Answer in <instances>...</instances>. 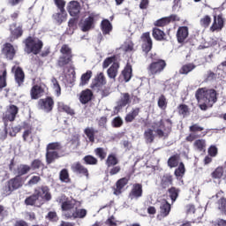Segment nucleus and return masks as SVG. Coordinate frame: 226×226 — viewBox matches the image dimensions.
<instances>
[{
	"label": "nucleus",
	"instance_id": "1",
	"mask_svg": "<svg viewBox=\"0 0 226 226\" xmlns=\"http://www.w3.org/2000/svg\"><path fill=\"white\" fill-rule=\"evenodd\" d=\"M154 133H156L159 139H169L170 133H172V120L166 118L153 123L152 129H147L144 132V139L147 144H153L154 142Z\"/></svg>",
	"mask_w": 226,
	"mask_h": 226
},
{
	"label": "nucleus",
	"instance_id": "2",
	"mask_svg": "<svg viewBox=\"0 0 226 226\" xmlns=\"http://www.w3.org/2000/svg\"><path fill=\"white\" fill-rule=\"evenodd\" d=\"M195 98L201 110L211 109L218 102V92L215 88L201 87L195 93Z\"/></svg>",
	"mask_w": 226,
	"mask_h": 226
},
{
	"label": "nucleus",
	"instance_id": "3",
	"mask_svg": "<svg viewBox=\"0 0 226 226\" xmlns=\"http://www.w3.org/2000/svg\"><path fill=\"white\" fill-rule=\"evenodd\" d=\"M23 43L25 45L24 51L26 54H34V56H38V54L41 52V49H43V41L34 36L26 37L23 41Z\"/></svg>",
	"mask_w": 226,
	"mask_h": 226
},
{
	"label": "nucleus",
	"instance_id": "4",
	"mask_svg": "<svg viewBox=\"0 0 226 226\" xmlns=\"http://www.w3.org/2000/svg\"><path fill=\"white\" fill-rule=\"evenodd\" d=\"M149 57L152 61L147 68L149 75H160L167 68V62L157 56L156 53L150 54Z\"/></svg>",
	"mask_w": 226,
	"mask_h": 226
},
{
	"label": "nucleus",
	"instance_id": "5",
	"mask_svg": "<svg viewBox=\"0 0 226 226\" xmlns=\"http://www.w3.org/2000/svg\"><path fill=\"white\" fill-rule=\"evenodd\" d=\"M60 54L62 55L56 61V66H58V68H66L68 64H73V51L68 44L62 45Z\"/></svg>",
	"mask_w": 226,
	"mask_h": 226
},
{
	"label": "nucleus",
	"instance_id": "6",
	"mask_svg": "<svg viewBox=\"0 0 226 226\" xmlns=\"http://www.w3.org/2000/svg\"><path fill=\"white\" fill-rule=\"evenodd\" d=\"M63 149V145L60 142H52L47 145L46 147V163L50 165L54 163L56 160L59 159V152Z\"/></svg>",
	"mask_w": 226,
	"mask_h": 226
},
{
	"label": "nucleus",
	"instance_id": "7",
	"mask_svg": "<svg viewBox=\"0 0 226 226\" xmlns=\"http://www.w3.org/2000/svg\"><path fill=\"white\" fill-rule=\"evenodd\" d=\"M22 186H24V177L15 176L7 181L5 186L3 188V195L8 197V195H11L13 192L19 190Z\"/></svg>",
	"mask_w": 226,
	"mask_h": 226
},
{
	"label": "nucleus",
	"instance_id": "8",
	"mask_svg": "<svg viewBox=\"0 0 226 226\" xmlns=\"http://www.w3.org/2000/svg\"><path fill=\"white\" fill-rule=\"evenodd\" d=\"M189 132L190 134L185 138L186 142H193V140H197V139L206 137V132L200 133V132H204V127L200 126L199 124H192L189 126Z\"/></svg>",
	"mask_w": 226,
	"mask_h": 226
},
{
	"label": "nucleus",
	"instance_id": "9",
	"mask_svg": "<svg viewBox=\"0 0 226 226\" xmlns=\"http://www.w3.org/2000/svg\"><path fill=\"white\" fill-rule=\"evenodd\" d=\"M10 41H15L24 35V24L14 22L9 26Z\"/></svg>",
	"mask_w": 226,
	"mask_h": 226
},
{
	"label": "nucleus",
	"instance_id": "10",
	"mask_svg": "<svg viewBox=\"0 0 226 226\" xmlns=\"http://www.w3.org/2000/svg\"><path fill=\"white\" fill-rule=\"evenodd\" d=\"M19 109L15 104H10L3 114L4 123H13L17 119Z\"/></svg>",
	"mask_w": 226,
	"mask_h": 226
},
{
	"label": "nucleus",
	"instance_id": "11",
	"mask_svg": "<svg viewBox=\"0 0 226 226\" xmlns=\"http://www.w3.org/2000/svg\"><path fill=\"white\" fill-rule=\"evenodd\" d=\"M141 40V50L147 56L150 50H153V39L151 38V33L145 32L140 36Z\"/></svg>",
	"mask_w": 226,
	"mask_h": 226
},
{
	"label": "nucleus",
	"instance_id": "12",
	"mask_svg": "<svg viewBox=\"0 0 226 226\" xmlns=\"http://www.w3.org/2000/svg\"><path fill=\"white\" fill-rule=\"evenodd\" d=\"M105 84H107V79L105 78V74H103V72H100L92 80L90 87L93 91H96V93H98L102 91V87H103Z\"/></svg>",
	"mask_w": 226,
	"mask_h": 226
},
{
	"label": "nucleus",
	"instance_id": "13",
	"mask_svg": "<svg viewBox=\"0 0 226 226\" xmlns=\"http://www.w3.org/2000/svg\"><path fill=\"white\" fill-rule=\"evenodd\" d=\"M34 193L37 199H42L46 202L52 200V194L50 189L47 185H41L34 190Z\"/></svg>",
	"mask_w": 226,
	"mask_h": 226
},
{
	"label": "nucleus",
	"instance_id": "14",
	"mask_svg": "<svg viewBox=\"0 0 226 226\" xmlns=\"http://www.w3.org/2000/svg\"><path fill=\"white\" fill-rule=\"evenodd\" d=\"M71 170L77 176H80V177H86L89 179V170L86 168V166L82 165L80 162H77L71 166Z\"/></svg>",
	"mask_w": 226,
	"mask_h": 226
},
{
	"label": "nucleus",
	"instance_id": "15",
	"mask_svg": "<svg viewBox=\"0 0 226 226\" xmlns=\"http://www.w3.org/2000/svg\"><path fill=\"white\" fill-rule=\"evenodd\" d=\"M38 107L41 110L44 112H52L54 109V99L50 96H48L44 99H40L38 102Z\"/></svg>",
	"mask_w": 226,
	"mask_h": 226
},
{
	"label": "nucleus",
	"instance_id": "16",
	"mask_svg": "<svg viewBox=\"0 0 226 226\" xmlns=\"http://www.w3.org/2000/svg\"><path fill=\"white\" fill-rule=\"evenodd\" d=\"M11 72L14 73V80L16 84H18V87H21V86H24V82L26 80V73L24 72V70H22V67L20 66H13L11 68Z\"/></svg>",
	"mask_w": 226,
	"mask_h": 226
},
{
	"label": "nucleus",
	"instance_id": "17",
	"mask_svg": "<svg viewBox=\"0 0 226 226\" xmlns=\"http://www.w3.org/2000/svg\"><path fill=\"white\" fill-rule=\"evenodd\" d=\"M144 195V190L142 189V184H133L129 192L130 200H139Z\"/></svg>",
	"mask_w": 226,
	"mask_h": 226
},
{
	"label": "nucleus",
	"instance_id": "18",
	"mask_svg": "<svg viewBox=\"0 0 226 226\" xmlns=\"http://www.w3.org/2000/svg\"><path fill=\"white\" fill-rule=\"evenodd\" d=\"M128 183H130V177H124L118 179L113 188L114 195H121V193H123L124 191V187L128 185Z\"/></svg>",
	"mask_w": 226,
	"mask_h": 226
},
{
	"label": "nucleus",
	"instance_id": "19",
	"mask_svg": "<svg viewBox=\"0 0 226 226\" xmlns=\"http://www.w3.org/2000/svg\"><path fill=\"white\" fill-rule=\"evenodd\" d=\"M2 54L8 59V61H13L15 55L17 54V50H15V47H13L11 43L5 42L2 48Z\"/></svg>",
	"mask_w": 226,
	"mask_h": 226
},
{
	"label": "nucleus",
	"instance_id": "20",
	"mask_svg": "<svg viewBox=\"0 0 226 226\" xmlns=\"http://www.w3.org/2000/svg\"><path fill=\"white\" fill-rule=\"evenodd\" d=\"M225 27V19H223V14H219L218 16H214V21L210 26L211 33L215 31H222Z\"/></svg>",
	"mask_w": 226,
	"mask_h": 226
},
{
	"label": "nucleus",
	"instance_id": "21",
	"mask_svg": "<svg viewBox=\"0 0 226 226\" xmlns=\"http://www.w3.org/2000/svg\"><path fill=\"white\" fill-rule=\"evenodd\" d=\"M179 21V18H177V15L176 14H171L169 17H164L160 19H157L154 21V26L155 27H165V26H169L170 22H176Z\"/></svg>",
	"mask_w": 226,
	"mask_h": 226
},
{
	"label": "nucleus",
	"instance_id": "22",
	"mask_svg": "<svg viewBox=\"0 0 226 226\" xmlns=\"http://www.w3.org/2000/svg\"><path fill=\"white\" fill-rule=\"evenodd\" d=\"M86 216H87V210L85 208H76L75 211L64 213V217L67 220H72V218L73 220H76V218L82 219L86 218Z\"/></svg>",
	"mask_w": 226,
	"mask_h": 226
},
{
	"label": "nucleus",
	"instance_id": "23",
	"mask_svg": "<svg viewBox=\"0 0 226 226\" xmlns=\"http://www.w3.org/2000/svg\"><path fill=\"white\" fill-rule=\"evenodd\" d=\"M67 11L71 17H79L80 15V3L71 1L67 5Z\"/></svg>",
	"mask_w": 226,
	"mask_h": 226
},
{
	"label": "nucleus",
	"instance_id": "24",
	"mask_svg": "<svg viewBox=\"0 0 226 226\" xmlns=\"http://www.w3.org/2000/svg\"><path fill=\"white\" fill-rule=\"evenodd\" d=\"M172 185H174V176H172V174L165 173L161 177L160 186L162 190H167V188H170Z\"/></svg>",
	"mask_w": 226,
	"mask_h": 226
},
{
	"label": "nucleus",
	"instance_id": "25",
	"mask_svg": "<svg viewBox=\"0 0 226 226\" xmlns=\"http://www.w3.org/2000/svg\"><path fill=\"white\" fill-rule=\"evenodd\" d=\"M97 17L94 13H92L89 17H87L82 26H81V31L83 33H87V31H91V29H94V18Z\"/></svg>",
	"mask_w": 226,
	"mask_h": 226
},
{
	"label": "nucleus",
	"instance_id": "26",
	"mask_svg": "<svg viewBox=\"0 0 226 226\" xmlns=\"http://www.w3.org/2000/svg\"><path fill=\"white\" fill-rule=\"evenodd\" d=\"M43 93H45V89L41 86L34 85L30 90V96L32 100H38V98H41Z\"/></svg>",
	"mask_w": 226,
	"mask_h": 226
},
{
	"label": "nucleus",
	"instance_id": "27",
	"mask_svg": "<svg viewBox=\"0 0 226 226\" xmlns=\"http://www.w3.org/2000/svg\"><path fill=\"white\" fill-rule=\"evenodd\" d=\"M152 36L156 41H167V34L156 26L152 30Z\"/></svg>",
	"mask_w": 226,
	"mask_h": 226
},
{
	"label": "nucleus",
	"instance_id": "28",
	"mask_svg": "<svg viewBox=\"0 0 226 226\" xmlns=\"http://www.w3.org/2000/svg\"><path fill=\"white\" fill-rule=\"evenodd\" d=\"M93 100V91L91 89L87 88L81 91L79 95V102L82 105H86V103H89Z\"/></svg>",
	"mask_w": 226,
	"mask_h": 226
},
{
	"label": "nucleus",
	"instance_id": "29",
	"mask_svg": "<svg viewBox=\"0 0 226 226\" xmlns=\"http://www.w3.org/2000/svg\"><path fill=\"white\" fill-rule=\"evenodd\" d=\"M53 20L58 24V26H61L63 22H66V19H68V13H66V10L60 11L59 12H56L52 15Z\"/></svg>",
	"mask_w": 226,
	"mask_h": 226
},
{
	"label": "nucleus",
	"instance_id": "30",
	"mask_svg": "<svg viewBox=\"0 0 226 226\" xmlns=\"http://www.w3.org/2000/svg\"><path fill=\"white\" fill-rule=\"evenodd\" d=\"M121 75L124 78V82H130V80H132V78L133 77V69L132 68V64L127 63V64L122 71Z\"/></svg>",
	"mask_w": 226,
	"mask_h": 226
},
{
	"label": "nucleus",
	"instance_id": "31",
	"mask_svg": "<svg viewBox=\"0 0 226 226\" xmlns=\"http://www.w3.org/2000/svg\"><path fill=\"white\" fill-rule=\"evenodd\" d=\"M188 38V26H180L177 32V40L179 43H185V40Z\"/></svg>",
	"mask_w": 226,
	"mask_h": 226
},
{
	"label": "nucleus",
	"instance_id": "32",
	"mask_svg": "<svg viewBox=\"0 0 226 226\" xmlns=\"http://www.w3.org/2000/svg\"><path fill=\"white\" fill-rule=\"evenodd\" d=\"M119 72V63L114 62L110 67L107 70V74L109 79H113L116 80V77H117V73Z\"/></svg>",
	"mask_w": 226,
	"mask_h": 226
},
{
	"label": "nucleus",
	"instance_id": "33",
	"mask_svg": "<svg viewBox=\"0 0 226 226\" xmlns=\"http://www.w3.org/2000/svg\"><path fill=\"white\" fill-rule=\"evenodd\" d=\"M57 110L58 112H65L68 116H75V109L64 102H58Z\"/></svg>",
	"mask_w": 226,
	"mask_h": 226
},
{
	"label": "nucleus",
	"instance_id": "34",
	"mask_svg": "<svg viewBox=\"0 0 226 226\" xmlns=\"http://www.w3.org/2000/svg\"><path fill=\"white\" fill-rule=\"evenodd\" d=\"M140 114V108H133L131 112H129L124 117L125 123H133L135 118Z\"/></svg>",
	"mask_w": 226,
	"mask_h": 226
},
{
	"label": "nucleus",
	"instance_id": "35",
	"mask_svg": "<svg viewBox=\"0 0 226 226\" xmlns=\"http://www.w3.org/2000/svg\"><path fill=\"white\" fill-rule=\"evenodd\" d=\"M117 163H119V159H117V155L114 153L109 154L105 161V165L108 169H110V167H116Z\"/></svg>",
	"mask_w": 226,
	"mask_h": 226
},
{
	"label": "nucleus",
	"instance_id": "36",
	"mask_svg": "<svg viewBox=\"0 0 226 226\" xmlns=\"http://www.w3.org/2000/svg\"><path fill=\"white\" fill-rule=\"evenodd\" d=\"M28 172H31V166L27 164H19L16 168L15 175L22 177V176H26Z\"/></svg>",
	"mask_w": 226,
	"mask_h": 226
},
{
	"label": "nucleus",
	"instance_id": "37",
	"mask_svg": "<svg viewBox=\"0 0 226 226\" xmlns=\"http://www.w3.org/2000/svg\"><path fill=\"white\" fill-rule=\"evenodd\" d=\"M112 23L109 19H103L101 22V30L102 31V34L107 35L110 34L112 31Z\"/></svg>",
	"mask_w": 226,
	"mask_h": 226
},
{
	"label": "nucleus",
	"instance_id": "38",
	"mask_svg": "<svg viewBox=\"0 0 226 226\" xmlns=\"http://www.w3.org/2000/svg\"><path fill=\"white\" fill-rule=\"evenodd\" d=\"M130 103H132V99L130 97V94L129 93L122 94V96L117 102L118 107L120 109H123V107H126V105H130Z\"/></svg>",
	"mask_w": 226,
	"mask_h": 226
},
{
	"label": "nucleus",
	"instance_id": "39",
	"mask_svg": "<svg viewBox=\"0 0 226 226\" xmlns=\"http://www.w3.org/2000/svg\"><path fill=\"white\" fill-rule=\"evenodd\" d=\"M99 131L94 129V127H87L84 130L85 135L87 137L89 142H94V139L96 137V133H98Z\"/></svg>",
	"mask_w": 226,
	"mask_h": 226
},
{
	"label": "nucleus",
	"instance_id": "40",
	"mask_svg": "<svg viewBox=\"0 0 226 226\" xmlns=\"http://www.w3.org/2000/svg\"><path fill=\"white\" fill-rule=\"evenodd\" d=\"M167 192L170 200L174 204V202L177 200V197H179V192H181V190L177 187L171 186L168 189Z\"/></svg>",
	"mask_w": 226,
	"mask_h": 226
},
{
	"label": "nucleus",
	"instance_id": "41",
	"mask_svg": "<svg viewBox=\"0 0 226 226\" xmlns=\"http://www.w3.org/2000/svg\"><path fill=\"white\" fill-rule=\"evenodd\" d=\"M197 68V65L193 63H189L182 65L179 70V73L181 75H188L191 72H193Z\"/></svg>",
	"mask_w": 226,
	"mask_h": 226
},
{
	"label": "nucleus",
	"instance_id": "42",
	"mask_svg": "<svg viewBox=\"0 0 226 226\" xmlns=\"http://www.w3.org/2000/svg\"><path fill=\"white\" fill-rule=\"evenodd\" d=\"M91 77H93V71H87V72L83 73L80 78L79 87H84L87 84H89V80H91Z\"/></svg>",
	"mask_w": 226,
	"mask_h": 226
},
{
	"label": "nucleus",
	"instance_id": "43",
	"mask_svg": "<svg viewBox=\"0 0 226 226\" xmlns=\"http://www.w3.org/2000/svg\"><path fill=\"white\" fill-rule=\"evenodd\" d=\"M30 169L31 170H39V169L45 170V163L41 159H34L30 164Z\"/></svg>",
	"mask_w": 226,
	"mask_h": 226
},
{
	"label": "nucleus",
	"instance_id": "44",
	"mask_svg": "<svg viewBox=\"0 0 226 226\" xmlns=\"http://www.w3.org/2000/svg\"><path fill=\"white\" fill-rule=\"evenodd\" d=\"M82 161L85 165H98V158L91 154L85 155Z\"/></svg>",
	"mask_w": 226,
	"mask_h": 226
},
{
	"label": "nucleus",
	"instance_id": "45",
	"mask_svg": "<svg viewBox=\"0 0 226 226\" xmlns=\"http://www.w3.org/2000/svg\"><path fill=\"white\" fill-rule=\"evenodd\" d=\"M179 165V154H176L168 160V167L174 169Z\"/></svg>",
	"mask_w": 226,
	"mask_h": 226
},
{
	"label": "nucleus",
	"instance_id": "46",
	"mask_svg": "<svg viewBox=\"0 0 226 226\" xmlns=\"http://www.w3.org/2000/svg\"><path fill=\"white\" fill-rule=\"evenodd\" d=\"M59 179L62 183H72V178H70V173L68 170L63 169L59 173Z\"/></svg>",
	"mask_w": 226,
	"mask_h": 226
},
{
	"label": "nucleus",
	"instance_id": "47",
	"mask_svg": "<svg viewBox=\"0 0 226 226\" xmlns=\"http://www.w3.org/2000/svg\"><path fill=\"white\" fill-rule=\"evenodd\" d=\"M94 153L95 154V156H97V158H99V160H101V162H103V160H105V158H107V150H105V148L103 147H97L94 150Z\"/></svg>",
	"mask_w": 226,
	"mask_h": 226
},
{
	"label": "nucleus",
	"instance_id": "48",
	"mask_svg": "<svg viewBox=\"0 0 226 226\" xmlns=\"http://www.w3.org/2000/svg\"><path fill=\"white\" fill-rule=\"evenodd\" d=\"M212 179H223V166H218L212 173Z\"/></svg>",
	"mask_w": 226,
	"mask_h": 226
},
{
	"label": "nucleus",
	"instance_id": "49",
	"mask_svg": "<svg viewBox=\"0 0 226 226\" xmlns=\"http://www.w3.org/2000/svg\"><path fill=\"white\" fill-rule=\"evenodd\" d=\"M167 97L164 94H161L157 101V105L161 110H165L168 105Z\"/></svg>",
	"mask_w": 226,
	"mask_h": 226
},
{
	"label": "nucleus",
	"instance_id": "50",
	"mask_svg": "<svg viewBox=\"0 0 226 226\" xmlns=\"http://www.w3.org/2000/svg\"><path fill=\"white\" fill-rule=\"evenodd\" d=\"M185 172H186V169L185 168V163L180 162L178 165V168L175 170L174 175L177 179H179V177H183V176H185Z\"/></svg>",
	"mask_w": 226,
	"mask_h": 226
},
{
	"label": "nucleus",
	"instance_id": "51",
	"mask_svg": "<svg viewBox=\"0 0 226 226\" xmlns=\"http://www.w3.org/2000/svg\"><path fill=\"white\" fill-rule=\"evenodd\" d=\"M170 205L169 203V201H165V203H163L160 209H161V216H169L170 213Z\"/></svg>",
	"mask_w": 226,
	"mask_h": 226
},
{
	"label": "nucleus",
	"instance_id": "52",
	"mask_svg": "<svg viewBox=\"0 0 226 226\" xmlns=\"http://www.w3.org/2000/svg\"><path fill=\"white\" fill-rule=\"evenodd\" d=\"M62 210L65 211V213H73V211H72V209H73L75 207V204H73L72 201L68 200V201H64L62 203Z\"/></svg>",
	"mask_w": 226,
	"mask_h": 226
},
{
	"label": "nucleus",
	"instance_id": "53",
	"mask_svg": "<svg viewBox=\"0 0 226 226\" xmlns=\"http://www.w3.org/2000/svg\"><path fill=\"white\" fill-rule=\"evenodd\" d=\"M8 76V71L4 69L3 74L0 75V91H3L8 83L6 82V77Z\"/></svg>",
	"mask_w": 226,
	"mask_h": 226
},
{
	"label": "nucleus",
	"instance_id": "54",
	"mask_svg": "<svg viewBox=\"0 0 226 226\" xmlns=\"http://www.w3.org/2000/svg\"><path fill=\"white\" fill-rule=\"evenodd\" d=\"M177 111L179 116H183L184 117H186L188 114H190V109L188 108V105L186 104H180L177 107Z\"/></svg>",
	"mask_w": 226,
	"mask_h": 226
},
{
	"label": "nucleus",
	"instance_id": "55",
	"mask_svg": "<svg viewBox=\"0 0 226 226\" xmlns=\"http://www.w3.org/2000/svg\"><path fill=\"white\" fill-rule=\"evenodd\" d=\"M200 24L201 27L207 29V27H209V26H211V16L205 15L203 18L200 19Z\"/></svg>",
	"mask_w": 226,
	"mask_h": 226
},
{
	"label": "nucleus",
	"instance_id": "56",
	"mask_svg": "<svg viewBox=\"0 0 226 226\" xmlns=\"http://www.w3.org/2000/svg\"><path fill=\"white\" fill-rule=\"evenodd\" d=\"M217 206L222 215H225L226 216V199L225 198L219 199L217 201Z\"/></svg>",
	"mask_w": 226,
	"mask_h": 226
},
{
	"label": "nucleus",
	"instance_id": "57",
	"mask_svg": "<svg viewBox=\"0 0 226 226\" xmlns=\"http://www.w3.org/2000/svg\"><path fill=\"white\" fill-rule=\"evenodd\" d=\"M38 200V196H36V193L34 192V194L26 198L25 204L26 206H34Z\"/></svg>",
	"mask_w": 226,
	"mask_h": 226
},
{
	"label": "nucleus",
	"instance_id": "58",
	"mask_svg": "<svg viewBox=\"0 0 226 226\" xmlns=\"http://www.w3.org/2000/svg\"><path fill=\"white\" fill-rule=\"evenodd\" d=\"M193 147L198 149V151H204L206 149V139H196L193 143Z\"/></svg>",
	"mask_w": 226,
	"mask_h": 226
},
{
	"label": "nucleus",
	"instance_id": "59",
	"mask_svg": "<svg viewBox=\"0 0 226 226\" xmlns=\"http://www.w3.org/2000/svg\"><path fill=\"white\" fill-rule=\"evenodd\" d=\"M123 124H124V122L121 117H116L111 121V125L113 128H121Z\"/></svg>",
	"mask_w": 226,
	"mask_h": 226
},
{
	"label": "nucleus",
	"instance_id": "60",
	"mask_svg": "<svg viewBox=\"0 0 226 226\" xmlns=\"http://www.w3.org/2000/svg\"><path fill=\"white\" fill-rule=\"evenodd\" d=\"M51 82L53 84V89L55 90L56 96H61V86L59 85L57 79L52 78Z\"/></svg>",
	"mask_w": 226,
	"mask_h": 226
},
{
	"label": "nucleus",
	"instance_id": "61",
	"mask_svg": "<svg viewBox=\"0 0 226 226\" xmlns=\"http://www.w3.org/2000/svg\"><path fill=\"white\" fill-rule=\"evenodd\" d=\"M207 153L211 158H215V156H218V147L215 145H211L207 149Z\"/></svg>",
	"mask_w": 226,
	"mask_h": 226
},
{
	"label": "nucleus",
	"instance_id": "62",
	"mask_svg": "<svg viewBox=\"0 0 226 226\" xmlns=\"http://www.w3.org/2000/svg\"><path fill=\"white\" fill-rule=\"evenodd\" d=\"M116 61V56L107 57L102 63V68H109Z\"/></svg>",
	"mask_w": 226,
	"mask_h": 226
},
{
	"label": "nucleus",
	"instance_id": "63",
	"mask_svg": "<svg viewBox=\"0 0 226 226\" xmlns=\"http://www.w3.org/2000/svg\"><path fill=\"white\" fill-rule=\"evenodd\" d=\"M46 219L49 220V222H57L59 220V217H57V213L55 211H50L46 215Z\"/></svg>",
	"mask_w": 226,
	"mask_h": 226
},
{
	"label": "nucleus",
	"instance_id": "64",
	"mask_svg": "<svg viewBox=\"0 0 226 226\" xmlns=\"http://www.w3.org/2000/svg\"><path fill=\"white\" fill-rule=\"evenodd\" d=\"M22 131V126L17 125L15 127H11V131L9 132L10 137H17V133H20Z\"/></svg>",
	"mask_w": 226,
	"mask_h": 226
}]
</instances>
